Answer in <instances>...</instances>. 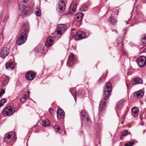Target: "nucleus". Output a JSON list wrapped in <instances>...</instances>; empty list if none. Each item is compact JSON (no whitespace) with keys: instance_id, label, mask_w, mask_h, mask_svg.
I'll list each match as a JSON object with an SVG mask.
<instances>
[{"instance_id":"nucleus-50","label":"nucleus","mask_w":146,"mask_h":146,"mask_svg":"<svg viewBox=\"0 0 146 146\" xmlns=\"http://www.w3.org/2000/svg\"><path fill=\"white\" fill-rule=\"evenodd\" d=\"M29 91L28 92V94H29Z\"/></svg>"},{"instance_id":"nucleus-20","label":"nucleus","mask_w":146,"mask_h":146,"mask_svg":"<svg viewBox=\"0 0 146 146\" xmlns=\"http://www.w3.org/2000/svg\"><path fill=\"white\" fill-rule=\"evenodd\" d=\"M83 16V14L81 12L77 13L75 15L76 21H80L82 19Z\"/></svg>"},{"instance_id":"nucleus-36","label":"nucleus","mask_w":146,"mask_h":146,"mask_svg":"<svg viewBox=\"0 0 146 146\" xmlns=\"http://www.w3.org/2000/svg\"><path fill=\"white\" fill-rule=\"evenodd\" d=\"M35 14L38 16H40L41 15L40 10L39 9L36 10L35 12Z\"/></svg>"},{"instance_id":"nucleus-47","label":"nucleus","mask_w":146,"mask_h":146,"mask_svg":"<svg viewBox=\"0 0 146 146\" xmlns=\"http://www.w3.org/2000/svg\"><path fill=\"white\" fill-rule=\"evenodd\" d=\"M129 19L128 21H126V23H127V24H128V22H129Z\"/></svg>"},{"instance_id":"nucleus-8","label":"nucleus","mask_w":146,"mask_h":146,"mask_svg":"<svg viewBox=\"0 0 146 146\" xmlns=\"http://www.w3.org/2000/svg\"><path fill=\"white\" fill-rule=\"evenodd\" d=\"M9 49L6 47H4L0 53V57L4 58L9 53Z\"/></svg>"},{"instance_id":"nucleus-27","label":"nucleus","mask_w":146,"mask_h":146,"mask_svg":"<svg viewBox=\"0 0 146 146\" xmlns=\"http://www.w3.org/2000/svg\"><path fill=\"white\" fill-rule=\"evenodd\" d=\"M123 106L122 102H119L116 105V107L118 109H121Z\"/></svg>"},{"instance_id":"nucleus-14","label":"nucleus","mask_w":146,"mask_h":146,"mask_svg":"<svg viewBox=\"0 0 146 146\" xmlns=\"http://www.w3.org/2000/svg\"><path fill=\"white\" fill-rule=\"evenodd\" d=\"M143 82V80L141 79L138 77L135 78L133 79L132 84L133 85L141 84Z\"/></svg>"},{"instance_id":"nucleus-25","label":"nucleus","mask_w":146,"mask_h":146,"mask_svg":"<svg viewBox=\"0 0 146 146\" xmlns=\"http://www.w3.org/2000/svg\"><path fill=\"white\" fill-rule=\"evenodd\" d=\"M76 8L77 6L76 5H74L71 4L69 9L70 12V13H72L73 12H75L76 11Z\"/></svg>"},{"instance_id":"nucleus-45","label":"nucleus","mask_w":146,"mask_h":146,"mask_svg":"<svg viewBox=\"0 0 146 146\" xmlns=\"http://www.w3.org/2000/svg\"><path fill=\"white\" fill-rule=\"evenodd\" d=\"M127 115V114L126 113H125L123 114V119H124L125 117Z\"/></svg>"},{"instance_id":"nucleus-43","label":"nucleus","mask_w":146,"mask_h":146,"mask_svg":"<svg viewBox=\"0 0 146 146\" xmlns=\"http://www.w3.org/2000/svg\"><path fill=\"white\" fill-rule=\"evenodd\" d=\"M29 1V0H23V2L25 3H27Z\"/></svg>"},{"instance_id":"nucleus-4","label":"nucleus","mask_w":146,"mask_h":146,"mask_svg":"<svg viewBox=\"0 0 146 146\" xmlns=\"http://www.w3.org/2000/svg\"><path fill=\"white\" fill-rule=\"evenodd\" d=\"M15 112L14 108L11 106H8L2 111V114L5 116L10 115Z\"/></svg>"},{"instance_id":"nucleus-40","label":"nucleus","mask_w":146,"mask_h":146,"mask_svg":"<svg viewBox=\"0 0 146 146\" xmlns=\"http://www.w3.org/2000/svg\"><path fill=\"white\" fill-rule=\"evenodd\" d=\"M5 93V91L4 90H2L0 92V96H2Z\"/></svg>"},{"instance_id":"nucleus-6","label":"nucleus","mask_w":146,"mask_h":146,"mask_svg":"<svg viewBox=\"0 0 146 146\" xmlns=\"http://www.w3.org/2000/svg\"><path fill=\"white\" fill-rule=\"evenodd\" d=\"M15 133L13 132H10L7 134L5 135L4 140L5 142L12 144L11 142L12 139L15 137Z\"/></svg>"},{"instance_id":"nucleus-44","label":"nucleus","mask_w":146,"mask_h":146,"mask_svg":"<svg viewBox=\"0 0 146 146\" xmlns=\"http://www.w3.org/2000/svg\"><path fill=\"white\" fill-rule=\"evenodd\" d=\"M71 89H70V92L72 93V95L74 96V99H75V101H76V98L75 97H74V95L73 94V93L71 92Z\"/></svg>"},{"instance_id":"nucleus-21","label":"nucleus","mask_w":146,"mask_h":146,"mask_svg":"<svg viewBox=\"0 0 146 146\" xmlns=\"http://www.w3.org/2000/svg\"><path fill=\"white\" fill-rule=\"evenodd\" d=\"M134 95L136 97L141 98L143 96L144 93L142 90H140L135 93Z\"/></svg>"},{"instance_id":"nucleus-23","label":"nucleus","mask_w":146,"mask_h":146,"mask_svg":"<svg viewBox=\"0 0 146 146\" xmlns=\"http://www.w3.org/2000/svg\"><path fill=\"white\" fill-rule=\"evenodd\" d=\"M9 77L8 76L5 77L4 80H3L1 84L2 87H4L9 82Z\"/></svg>"},{"instance_id":"nucleus-28","label":"nucleus","mask_w":146,"mask_h":146,"mask_svg":"<svg viewBox=\"0 0 146 146\" xmlns=\"http://www.w3.org/2000/svg\"><path fill=\"white\" fill-rule=\"evenodd\" d=\"M88 7L86 4H83L80 8V10L82 11H86Z\"/></svg>"},{"instance_id":"nucleus-38","label":"nucleus","mask_w":146,"mask_h":146,"mask_svg":"<svg viewBox=\"0 0 146 146\" xmlns=\"http://www.w3.org/2000/svg\"><path fill=\"white\" fill-rule=\"evenodd\" d=\"M128 134V132L126 130L124 131L122 133V135L125 136L127 135Z\"/></svg>"},{"instance_id":"nucleus-30","label":"nucleus","mask_w":146,"mask_h":146,"mask_svg":"<svg viewBox=\"0 0 146 146\" xmlns=\"http://www.w3.org/2000/svg\"><path fill=\"white\" fill-rule=\"evenodd\" d=\"M7 102L6 99L3 98L0 100V107L3 106L5 103Z\"/></svg>"},{"instance_id":"nucleus-29","label":"nucleus","mask_w":146,"mask_h":146,"mask_svg":"<svg viewBox=\"0 0 146 146\" xmlns=\"http://www.w3.org/2000/svg\"><path fill=\"white\" fill-rule=\"evenodd\" d=\"M28 97L26 95H24L20 100L21 101L22 103L25 102L28 98Z\"/></svg>"},{"instance_id":"nucleus-26","label":"nucleus","mask_w":146,"mask_h":146,"mask_svg":"<svg viewBox=\"0 0 146 146\" xmlns=\"http://www.w3.org/2000/svg\"><path fill=\"white\" fill-rule=\"evenodd\" d=\"M108 22L112 25L115 24L117 22V21L115 20V18L113 16L109 17Z\"/></svg>"},{"instance_id":"nucleus-9","label":"nucleus","mask_w":146,"mask_h":146,"mask_svg":"<svg viewBox=\"0 0 146 146\" xmlns=\"http://www.w3.org/2000/svg\"><path fill=\"white\" fill-rule=\"evenodd\" d=\"M36 74L35 72L30 71L28 72L26 75V79L29 80H33L35 77Z\"/></svg>"},{"instance_id":"nucleus-3","label":"nucleus","mask_w":146,"mask_h":146,"mask_svg":"<svg viewBox=\"0 0 146 146\" xmlns=\"http://www.w3.org/2000/svg\"><path fill=\"white\" fill-rule=\"evenodd\" d=\"M74 29H73L72 30L71 36L74 37V39L76 40H78L80 39L84 38L85 37V34L84 32L81 31H78L77 33L75 35L74 33L73 34V31Z\"/></svg>"},{"instance_id":"nucleus-42","label":"nucleus","mask_w":146,"mask_h":146,"mask_svg":"<svg viewBox=\"0 0 146 146\" xmlns=\"http://www.w3.org/2000/svg\"><path fill=\"white\" fill-rule=\"evenodd\" d=\"M3 34L2 33H1L0 34V38H3Z\"/></svg>"},{"instance_id":"nucleus-10","label":"nucleus","mask_w":146,"mask_h":146,"mask_svg":"<svg viewBox=\"0 0 146 146\" xmlns=\"http://www.w3.org/2000/svg\"><path fill=\"white\" fill-rule=\"evenodd\" d=\"M74 54L71 53L69 56V58L67 63V65L69 67H71L72 65L74 62Z\"/></svg>"},{"instance_id":"nucleus-2","label":"nucleus","mask_w":146,"mask_h":146,"mask_svg":"<svg viewBox=\"0 0 146 146\" xmlns=\"http://www.w3.org/2000/svg\"><path fill=\"white\" fill-rule=\"evenodd\" d=\"M111 91V84L109 82H107L106 85V86L104 90V99L106 100L109 98Z\"/></svg>"},{"instance_id":"nucleus-17","label":"nucleus","mask_w":146,"mask_h":146,"mask_svg":"<svg viewBox=\"0 0 146 146\" xmlns=\"http://www.w3.org/2000/svg\"><path fill=\"white\" fill-rule=\"evenodd\" d=\"M106 107V104L103 100H102L99 105V109L100 110L103 111L104 110Z\"/></svg>"},{"instance_id":"nucleus-22","label":"nucleus","mask_w":146,"mask_h":146,"mask_svg":"<svg viewBox=\"0 0 146 146\" xmlns=\"http://www.w3.org/2000/svg\"><path fill=\"white\" fill-rule=\"evenodd\" d=\"M22 30L23 33H27L29 31V27L28 25L27 24H25L23 26Z\"/></svg>"},{"instance_id":"nucleus-12","label":"nucleus","mask_w":146,"mask_h":146,"mask_svg":"<svg viewBox=\"0 0 146 146\" xmlns=\"http://www.w3.org/2000/svg\"><path fill=\"white\" fill-rule=\"evenodd\" d=\"M53 42L54 41L52 37H49L46 39V42L45 44V46L47 47L51 46L53 44Z\"/></svg>"},{"instance_id":"nucleus-16","label":"nucleus","mask_w":146,"mask_h":146,"mask_svg":"<svg viewBox=\"0 0 146 146\" xmlns=\"http://www.w3.org/2000/svg\"><path fill=\"white\" fill-rule=\"evenodd\" d=\"M139 111L138 108L137 107H134L132 108V113L134 117H136L139 114Z\"/></svg>"},{"instance_id":"nucleus-31","label":"nucleus","mask_w":146,"mask_h":146,"mask_svg":"<svg viewBox=\"0 0 146 146\" xmlns=\"http://www.w3.org/2000/svg\"><path fill=\"white\" fill-rule=\"evenodd\" d=\"M53 127L55 129L56 132H58L60 131V127L58 125H54Z\"/></svg>"},{"instance_id":"nucleus-49","label":"nucleus","mask_w":146,"mask_h":146,"mask_svg":"<svg viewBox=\"0 0 146 146\" xmlns=\"http://www.w3.org/2000/svg\"><path fill=\"white\" fill-rule=\"evenodd\" d=\"M64 134H66V132L65 131H64Z\"/></svg>"},{"instance_id":"nucleus-19","label":"nucleus","mask_w":146,"mask_h":146,"mask_svg":"<svg viewBox=\"0 0 146 146\" xmlns=\"http://www.w3.org/2000/svg\"><path fill=\"white\" fill-rule=\"evenodd\" d=\"M74 93L76 96H80L81 97H82L85 94V92L82 89H79L78 92H75Z\"/></svg>"},{"instance_id":"nucleus-15","label":"nucleus","mask_w":146,"mask_h":146,"mask_svg":"<svg viewBox=\"0 0 146 146\" xmlns=\"http://www.w3.org/2000/svg\"><path fill=\"white\" fill-rule=\"evenodd\" d=\"M81 115L83 117H84V119L86 121L88 122L90 121L89 116L86 114L85 110H83L81 111Z\"/></svg>"},{"instance_id":"nucleus-46","label":"nucleus","mask_w":146,"mask_h":146,"mask_svg":"<svg viewBox=\"0 0 146 146\" xmlns=\"http://www.w3.org/2000/svg\"><path fill=\"white\" fill-rule=\"evenodd\" d=\"M103 78V76H102L100 78L99 80H102V79Z\"/></svg>"},{"instance_id":"nucleus-34","label":"nucleus","mask_w":146,"mask_h":146,"mask_svg":"<svg viewBox=\"0 0 146 146\" xmlns=\"http://www.w3.org/2000/svg\"><path fill=\"white\" fill-rule=\"evenodd\" d=\"M9 18V16L8 15H7L5 16L3 20V23H6Z\"/></svg>"},{"instance_id":"nucleus-32","label":"nucleus","mask_w":146,"mask_h":146,"mask_svg":"<svg viewBox=\"0 0 146 146\" xmlns=\"http://www.w3.org/2000/svg\"><path fill=\"white\" fill-rule=\"evenodd\" d=\"M38 51L41 53H42L44 50V47L42 46H40L38 47Z\"/></svg>"},{"instance_id":"nucleus-48","label":"nucleus","mask_w":146,"mask_h":146,"mask_svg":"<svg viewBox=\"0 0 146 146\" xmlns=\"http://www.w3.org/2000/svg\"><path fill=\"white\" fill-rule=\"evenodd\" d=\"M146 131V130H144L143 131V133H144Z\"/></svg>"},{"instance_id":"nucleus-41","label":"nucleus","mask_w":146,"mask_h":146,"mask_svg":"<svg viewBox=\"0 0 146 146\" xmlns=\"http://www.w3.org/2000/svg\"><path fill=\"white\" fill-rule=\"evenodd\" d=\"M49 111L50 112L51 114H52L54 112V111L53 110H52V109L51 108H50L49 110Z\"/></svg>"},{"instance_id":"nucleus-35","label":"nucleus","mask_w":146,"mask_h":146,"mask_svg":"<svg viewBox=\"0 0 146 146\" xmlns=\"http://www.w3.org/2000/svg\"><path fill=\"white\" fill-rule=\"evenodd\" d=\"M134 144V143L133 142H129L127 143L124 146H132Z\"/></svg>"},{"instance_id":"nucleus-18","label":"nucleus","mask_w":146,"mask_h":146,"mask_svg":"<svg viewBox=\"0 0 146 146\" xmlns=\"http://www.w3.org/2000/svg\"><path fill=\"white\" fill-rule=\"evenodd\" d=\"M49 121L47 119H44L40 122V124L44 127H46L50 125Z\"/></svg>"},{"instance_id":"nucleus-13","label":"nucleus","mask_w":146,"mask_h":146,"mask_svg":"<svg viewBox=\"0 0 146 146\" xmlns=\"http://www.w3.org/2000/svg\"><path fill=\"white\" fill-rule=\"evenodd\" d=\"M64 115V113L62 109H58L57 111V116L59 119H63Z\"/></svg>"},{"instance_id":"nucleus-5","label":"nucleus","mask_w":146,"mask_h":146,"mask_svg":"<svg viewBox=\"0 0 146 146\" xmlns=\"http://www.w3.org/2000/svg\"><path fill=\"white\" fill-rule=\"evenodd\" d=\"M27 34L23 32L19 36L17 40V43L19 45L23 44L27 40Z\"/></svg>"},{"instance_id":"nucleus-7","label":"nucleus","mask_w":146,"mask_h":146,"mask_svg":"<svg viewBox=\"0 0 146 146\" xmlns=\"http://www.w3.org/2000/svg\"><path fill=\"white\" fill-rule=\"evenodd\" d=\"M20 9L22 11V15L23 16H26L30 14L31 12V9L29 7H27L23 9V7L20 5Z\"/></svg>"},{"instance_id":"nucleus-33","label":"nucleus","mask_w":146,"mask_h":146,"mask_svg":"<svg viewBox=\"0 0 146 146\" xmlns=\"http://www.w3.org/2000/svg\"><path fill=\"white\" fill-rule=\"evenodd\" d=\"M141 42L143 44H146V35H144L143 36L141 40Z\"/></svg>"},{"instance_id":"nucleus-24","label":"nucleus","mask_w":146,"mask_h":146,"mask_svg":"<svg viewBox=\"0 0 146 146\" xmlns=\"http://www.w3.org/2000/svg\"><path fill=\"white\" fill-rule=\"evenodd\" d=\"M6 67L7 69L10 68L11 69L13 70L14 65L11 62H7L6 64Z\"/></svg>"},{"instance_id":"nucleus-11","label":"nucleus","mask_w":146,"mask_h":146,"mask_svg":"<svg viewBox=\"0 0 146 146\" xmlns=\"http://www.w3.org/2000/svg\"><path fill=\"white\" fill-rule=\"evenodd\" d=\"M59 6L58 9L59 10V12H62L65 9V5L64 1L62 0H60L58 3Z\"/></svg>"},{"instance_id":"nucleus-1","label":"nucleus","mask_w":146,"mask_h":146,"mask_svg":"<svg viewBox=\"0 0 146 146\" xmlns=\"http://www.w3.org/2000/svg\"><path fill=\"white\" fill-rule=\"evenodd\" d=\"M67 29V27L65 24H61L58 25L57 27L56 30L53 34V36L55 38H59Z\"/></svg>"},{"instance_id":"nucleus-37","label":"nucleus","mask_w":146,"mask_h":146,"mask_svg":"<svg viewBox=\"0 0 146 146\" xmlns=\"http://www.w3.org/2000/svg\"><path fill=\"white\" fill-rule=\"evenodd\" d=\"M78 3V1L77 0H73L71 3V5H76L77 6Z\"/></svg>"},{"instance_id":"nucleus-39","label":"nucleus","mask_w":146,"mask_h":146,"mask_svg":"<svg viewBox=\"0 0 146 146\" xmlns=\"http://www.w3.org/2000/svg\"><path fill=\"white\" fill-rule=\"evenodd\" d=\"M121 40L119 41V42H118V43L119 44V45L120 46H123V44L122 43V39H120Z\"/></svg>"}]
</instances>
